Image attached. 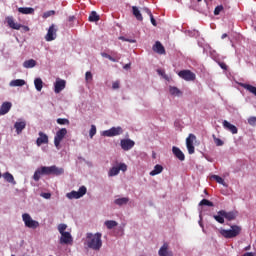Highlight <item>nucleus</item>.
Masks as SVG:
<instances>
[{
	"instance_id": "1",
	"label": "nucleus",
	"mask_w": 256,
	"mask_h": 256,
	"mask_svg": "<svg viewBox=\"0 0 256 256\" xmlns=\"http://www.w3.org/2000/svg\"><path fill=\"white\" fill-rule=\"evenodd\" d=\"M102 237L103 234H101V232L94 234L88 232L84 241L85 247H87V249H92V251H101V247H103V240L101 239Z\"/></svg>"
},
{
	"instance_id": "2",
	"label": "nucleus",
	"mask_w": 256,
	"mask_h": 256,
	"mask_svg": "<svg viewBox=\"0 0 256 256\" xmlns=\"http://www.w3.org/2000/svg\"><path fill=\"white\" fill-rule=\"evenodd\" d=\"M219 233L225 239H235V237L241 234V226L232 225L230 229L220 228Z\"/></svg>"
},
{
	"instance_id": "3",
	"label": "nucleus",
	"mask_w": 256,
	"mask_h": 256,
	"mask_svg": "<svg viewBox=\"0 0 256 256\" xmlns=\"http://www.w3.org/2000/svg\"><path fill=\"white\" fill-rule=\"evenodd\" d=\"M22 221L28 229H37L39 227V221L33 220L29 213L22 214Z\"/></svg>"
},
{
	"instance_id": "4",
	"label": "nucleus",
	"mask_w": 256,
	"mask_h": 256,
	"mask_svg": "<svg viewBox=\"0 0 256 256\" xmlns=\"http://www.w3.org/2000/svg\"><path fill=\"white\" fill-rule=\"evenodd\" d=\"M125 173L127 171V164L125 163H119L117 166H113L108 171V177H117L119 173Z\"/></svg>"
},
{
	"instance_id": "5",
	"label": "nucleus",
	"mask_w": 256,
	"mask_h": 256,
	"mask_svg": "<svg viewBox=\"0 0 256 256\" xmlns=\"http://www.w3.org/2000/svg\"><path fill=\"white\" fill-rule=\"evenodd\" d=\"M87 194V187L81 186L78 191H71L66 194L67 199H81V197H84V195Z\"/></svg>"
},
{
	"instance_id": "6",
	"label": "nucleus",
	"mask_w": 256,
	"mask_h": 256,
	"mask_svg": "<svg viewBox=\"0 0 256 256\" xmlns=\"http://www.w3.org/2000/svg\"><path fill=\"white\" fill-rule=\"evenodd\" d=\"M101 135L102 137H117L123 135V128L120 126L112 127L108 130H104Z\"/></svg>"
},
{
	"instance_id": "7",
	"label": "nucleus",
	"mask_w": 256,
	"mask_h": 256,
	"mask_svg": "<svg viewBox=\"0 0 256 256\" xmlns=\"http://www.w3.org/2000/svg\"><path fill=\"white\" fill-rule=\"evenodd\" d=\"M66 135H67V128H62L56 132V135L54 136V145L56 149H61V141L65 139Z\"/></svg>"
},
{
	"instance_id": "8",
	"label": "nucleus",
	"mask_w": 256,
	"mask_h": 256,
	"mask_svg": "<svg viewBox=\"0 0 256 256\" xmlns=\"http://www.w3.org/2000/svg\"><path fill=\"white\" fill-rule=\"evenodd\" d=\"M59 244L60 245H73V235H71V232H64V233L60 234Z\"/></svg>"
},
{
	"instance_id": "9",
	"label": "nucleus",
	"mask_w": 256,
	"mask_h": 256,
	"mask_svg": "<svg viewBox=\"0 0 256 256\" xmlns=\"http://www.w3.org/2000/svg\"><path fill=\"white\" fill-rule=\"evenodd\" d=\"M178 77L184 79V81H195L196 75L191 70H182L178 72Z\"/></svg>"
},
{
	"instance_id": "10",
	"label": "nucleus",
	"mask_w": 256,
	"mask_h": 256,
	"mask_svg": "<svg viewBox=\"0 0 256 256\" xmlns=\"http://www.w3.org/2000/svg\"><path fill=\"white\" fill-rule=\"evenodd\" d=\"M195 139H197V137L194 134H189L186 138V147L189 155H193V153H195V146L193 145Z\"/></svg>"
},
{
	"instance_id": "11",
	"label": "nucleus",
	"mask_w": 256,
	"mask_h": 256,
	"mask_svg": "<svg viewBox=\"0 0 256 256\" xmlns=\"http://www.w3.org/2000/svg\"><path fill=\"white\" fill-rule=\"evenodd\" d=\"M46 169L48 171V175H55L56 177H59L60 175H63V173H65V169L57 167L55 165L46 166Z\"/></svg>"
},
{
	"instance_id": "12",
	"label": "nucleus",
	"mask_w": 256,
	"mask_h": 256,
	"mask_svg": "<svg viewBox=\"0 0 256 256\" xmlns=\"http://www.w3.org/2000/svg\"><path fill=\"white\" fill-rule=\"evenodd\" d=\"M67 85V81L57 78L56 81L54 82V93L59 94L63 89H65Z\"/></svg>"
},
{
	"instance_id": "13",
	"label": "nucleus",
	"mask_w": 256,
	"mask_h": 256,
	"mask_svg": "<svg viewBox=\"0 0 256 256\" xmlns=\"http://www.w3.org/2000/svg\"><path fill=\"white\" fill-rule=\"evenodd\" d=\"M42 175H49L47 171V166H41L37 168L34 172V175L32 176V179L37 182L41 179Z\"/></svg>"
},
{
	"instance_id": "14",
	"label": "nucleus",
	"mask_w": 256,
	"mask_h": 256,
	"mask_svg": "<svg viewBox=\"0 0 256 256\" xmlns=\"http://www.w3.org/2000/svg\"><path fill=\"white\" fill-rule=\"evenodd\" d=\"M46 41L50 42V41H55L57 39V29L55 28V25L52 24L48 31L47 34L45 36Z\"/></svg>"
},
{
	"instance_id": "15",
	"label": "nucleus",
	"mask_w": 256,
	"mask_h": 256,
	"mask_svg": "<svg viewBox=\"0 0 256 256\" xmlns=\"http://www.w3.org/2000/svg\"><path fill=\"white\" fill-rule=\"evenodd\" d=\"M120 147L123 151H131V148L135 147V141L131 139H122L120 141Z\"/></svg>"
},
{
	"instance_id": "16",
	"label": "nucleus",
	"mask_w": 256,
	"mask_h": 256,
	"mask_svg": "<svg viewBox=\"0 0 256 256\" xmlns=\"http://www.w3.org/2000/svg\"><path fill=\"white\" fill-rule=\"evenodd\" d=\"M25 127H27V122L25 120L19 119L14 124V129H16L17 135H21Z\"/></svg>"
},
{
	"instance_id": "17",
	"label": "nucleus",
	"mask_w": 256,
	"mask_h": 256,
	"mask_svg": "<svg viewBox=\"0 0 256 256\" xmlns=\"http://www.w3.org/2000/svg\"><path fill=\"white\" fill-rule=\"evenodd\" d=\"M159 256H173V251L169 250V244L164 243L158 250Z\"/></svg>"
},
{
	"instance_id": "18",
	"label": "nucleus",
	"mask_w": 256,
	"mask_h": 256,
	"mask_svg": "<svg viewBox=\"0 0 256 256\" xmlns=\"http://www.w3.org/2000/svg\"><path fill=\"white\" fill-rule=\"evenodd\" d=\"M39 137L36 140V145L41 147L43 144L49 143V136L43 132L38 133Z\"/></svg>"
},
{
	"instance_id": "19",
	"label": "nucleus",
	"mask_w": 256,
	"mask_h": 256,
	"mask_svg": "<svg viewBox=\"0 0 256 256\" xmlns=\"http://www.w3.org/2000/svg\"><path fill=\"white\" fill-rule=\"evenodd\" d=\"M6 22L10 29H15L16 31H19V29H21V24L15 22V19H13L12 16L6 17Z\"/></svg>"
},
{
	"instance_id": "20",
	"label": "nucleus",
	"mask_w": 256,
	"mask_h": 256,
	"mask_svg": "<svg viewBox=\"0 0 256 256\" xmlns=\"http://www.w3.org/2000/svg\"><path fill=\"white\" fill-rule=\"evenodd\" d=\"M223 127H224V129H227V131H230L232 135H237V133H238L237 127L235 125L231 124L227 120L223 121Z\"/></svg>"
},
{
	"instance_id": "21",
	"label": "nucleus",
	"mask_w": 256,
	"mask_h": 256,
	"mask_svg": "<svg viewBox=\"0 0 256 256\" xmlns=\"http://www.w3.org/2000/svg\"><path fill=\"white\" fill-rule=\"evenodd\" d=\"M172 153L179 161H185V154L177 146L172 147Z\"/></svg>"
},
{
	"instance_id": "22",
	"label": "nucleus",
	"mask_w": 256,
	"mask_h": 256,
	"mask_svg": "<svg viewBox=\"0 0 256 256\" xmlns=\"http://www.w3.org/2000/svg\"><path fill=\"white\" fill-rule=\"evenodd\" d=\"M11 107H13V103L11 102H3L0 106V115H7L9 111H11Z\"/></svg>"
},
{
	"instance_id": "23",
	"label": "nucleus",
	"mask_w": 256,
	"mask_h": 256,
	"mask_svg": "<svg viewBox=\"0 0 256 256\" xmlns=\"http://www.w3.org/2000/svg\"><path fill=\"white\" fill-rule=\"evenodd\" d=\"M152 49H153L154 53H158V55H165V47L159 41L155 42Z\"/></svg>"
},
{
	"instance_id": "24",
	"label": "nucleus",
	"mask_w": 256,
	"mask_h": 256,
	"mask_svg": "<svg viewBox=\"0 0 256 256\" xmlns=\"http://www.w3.org/2000/svg\"><path fill=\"white\" fill-rule=\"evenodd\" d=\"M129 203V197H116L114 204L118 207H123Z\"/></svg>"
},
{
	"instance_id": "25",
	"label": "nucleus",
	"mask_w": 256,
	"mask_h": 256,
	"mask_svg": "<svg viewBox=\"0 0 256 256\" xmlns=\"http://www.w3.org/2000/svg\"><path fill=\"white\" fill-rule=\"evenodd\" d=\"M225 210H220L217 212L216 215H214V219L215 221H217V223H220L221 225H223V223H225Z\"/></svg>"
},
{
	"instance_id": "26",
	"label": "nucleus",
	"mask_w": 256,
	"mask_h": 256,
	"mask_svg": "<svg viewBox=\"0 0 256 256\" xmlns=\"http://www.w3.org/2000/svg\"><path fill=\"white\" fill-rule=\"evenodd\" d=\"M27 82L23 79H15L11 80L9 85L10 87H23V85H26Z\"/></svg>"
},
{
	"instance_id": "27",
	"label": "nucleus",
	"mask_w": 256,
	"mask_h": 256,
	"mask_svg": "<svg viewBox=\"0 0 256 256\" xmlns=\"http://www.w3.org/2000/svg\"><path fill=\"white\" fill-rule=\"evenodd\" d=\"M7 183H11V185H17V182L15 181V177H13V174L6 172L2 176Z\"/></svg>"
},
{
	"instance_id": "28",
	"label": "nucleus",
	"mask_w": 256,
	"mask_h": 256,
	"mask_svg": "<svg viewBox=\"0 0 256 256\" xmlns=\"http://www.w3.org/2000/svg\"><path fill=\"white\" fill-rule=\"evenodd\" d=\"M19 13H22V15H33L35 13V9L31 7H20L18 8Z\"/></svg>"
},
{
	"instance_id": "29",
	"label": "nucleus",
	"mask_w": 256,
	"mask_h": 256,
	"mask_svg": "<svg viewBox=\"0 0 256 256\" xmlns=\"http://www.w3.org/2000/svg\"><path fill=\"white\" fill-rule=\"evenodd\" d=\"M37 66V61L34 59H29L23 62L24 69H33V67Z\"/></svg>"
},
{
	"instance_id": "30",
	"label": "nucleus",
	"mask_w": 256,
	"mask_h": 256,
	"mask_svg": "<svg viewBox=\"0 0 256 256\" xmlns=\"http://www.w3.org/2000/svg\"><path fill=\"white\" fill-rule=\"evenodd\" d=\"M224 219L227 221H235V219H237V213L233 211L227 212L224 210Z\"/></svg>"
},
{
	"instance_id": "31",
	"label": "nucleus",
	"mask_w": 256,
	"mask_h": 256,
	"mask_svg": "<svg viewBox=\"0 0 256 256\" xmlns=\"http://www.w3.org/2000/svg\"><path fill=\"white\" fill-rule=\"evenodd\" d=\"M132 13L134 17H136L137 21H143V15H141V11L137 6L132 7Z\"/></svg>"
},
{
	"instance_id": "32",
	"label": "nucleus",
	"mask_w": 256,
	"mask_h": 256,
	"mask_svg": "<svg viewBox=\"0 0 256 256\" xmlns=\"http://www.w3.org/2000/svg\"><path fill=\"white\" fill-rule=\"evenodd\" d=\"M160 173H163V166L162 165H155L154 169L150 172L151 177H155V175H160Z\"/></svg>"
},
{
	"instance_id": "33",
	"label": "nucleus",
	"mask_w": 256,
	"mask_h": 256,
	"mask_svg": "<svg viewBox=\"0 0 256 256\" xmlns=\"http://www.w3.org/2000/svg\"><path fill=\"white\" fill-rule=\"evenodd\" d=\"M34 87L36 91L41 92L43 90V80L41 78H35Z\"/></svg>"
},
{
	"instance_id": "34",
	"label": "nucleus",
	"mask_w": 256,
	"mask_h": 256,
	"mask_svg": "<svg viewBox=\"0 0 256 256\" xmlns=\"http://www.w3.org/2000/svg\"><path fill=\"white\" fill-rule=\"evenodd\" d=\"M211 179H214L216 183H219V185H223V187H228V185L225 183V180L221 176L212 175Z\"/></svg>"
},
{
	"instance_id": "35",
	"label": "nucleus",
	"mask_w": 256,
	"mask_h": 256,
	"mask_svg": "<svg viewBox=\"0 0 256 256\" xmlns=\"http://www.w3.org/2000/svg\"><path fill=\"white\" fill-rule=\"evenodd\" d=\"M104 225L107 227V229H115L119 223L115 220H107L104 222Z\"/></svg>"
},
{
	"instance_id": "36",
	"label": "nucleus",
	"mask_w": 256,
	"mask_h": 256,
	"mask_svg": "<svg viewBox=\"0 0 256 256\" xmlns=\"http://www.w3.org/2000/svg\"><path fill=\"white\" fill-rule=\"evenodd\" d=\"M89 21L91 23H97V21H99V15L95 12V11H92L89 15Z\"/></svg>"
},
{
	"instance_id": "37",
	"label": "nucleus",
	"mask_w": 256,
	"mask_h": 256,
	"mask_svg": "<svg viewBox=\"0 0 256 256\" xmlns=\"http://www.w3.org/2000/svg\"><path fill=\"white\" fill-rule=\"evenodd\" d=\"M58 229V233L63 234V233H67V224L65 223H61L57 226Z\"/></svg>"
},
{
	"instance_id": "38",
	"label": "nucleus",
	"mask_w": 256,
	"mask_h": 256,
	"mask_svg": "<svg viewBox=\"0 0 256 256\" xmlns=\"http://www.w3.org/2000/svg\"><path fill=\"white\" fill-rule=\"evenodd\" d=\"M169 91L170 95H175L176 97H179L181 95V90L177 87H170Z\"/></svg>"
},
{
	"instance_id": "39",
	"label": "nucleus",
	"mask_w": 256,
	"mask_h": 256,
	"mask_svg": "<svg viewBox=\"0 0 256 256\" xmlns=\"http://www.w3.org/2000/svg\"><path fill=\"white\" fill-rule=\"evenodd\" d=\"M95 135H97V126L92 124L91 128L89 130V137H90V139H93V137H95Z\"/></svg>"
},
{
	"instance_id": "40",
	"label": "nucleus",
	"mask_w": 256,
	"mask_h": 256,
	"mask_svg": "<svg viewBox=\"0 0 256 256\" xmlns=\"http://www.w3.org/2000/svg\"><path fill=\"white\" fill-rule=\"evenodd\" d=\"M101 57H104L105 59H109V61H112V63H117V58H114L113 56H111L105 52L101 53Z\"/></svg>"
},
{
	"instance_id": "41",
	"label": "nucleus",
	"mask_w": 256,
	"mask_h": 256,
	"mask_svg": "<svg viewBox=\"0 0 256 256\" xmlns=\"http://www.w3.org/2000/svg\"><path fill=\"white\" fill-rule=\"evenodd\" d=\"M200 206L205 205L206 207H213V202L207 200V199H202L199 203Z\"/></svg>"
},
{
	"instance_id": "42",
	"label": "nucleus",
	"mask_w": 256,
	"mask_h": 256,
	"mask_svg": "<svg viewBox=\"0 0 256 256\" xmlns=\"http://www.w3.org/2000/svg\"><path fill=\"white\" fill-rule=\"evenodd\" d=\"M56 123H58V125H69V119L66 118H58L56 120Z\"/></svg>"
},
{
	"instance_id": "43",
	"label": "nucleus",
	"mask_w": 256,
	"mask_h": 256,
	"mask_svg": "<svg viewBox=\"0 0 256 256\" xmlns=\"http://www.w3.org/2000/svg\"><path fill=\"white\" fill-rule=\"evenodd\" d=\"M213 140L217 147H223V145H224L223 140L216 138L215 135H213Z\"/></svg>"
},
{
	"instance_id": "44",
	"label": "nucleus",
	"mask_w": 256,
	"mask_h": 256,
	"mask_svg": "<svg viewBox=\"0 0 256 256\" xmlns=\"http://www.w3.org/2000/svg\"><path fill=\"white\" fill-rule=\"evenodd\" d=\"M85 81H87V83L93 81V74L91 73V71H87L85 73Z\"/></svg>"
},
{
	"instance_id": "45",
	"label": "nucleus",
	"mask_w": 256,
	"mask_h": 256,
	"mask_svg": "<svg viewBox=\"0 0 256 256\" xmlns=\"http://www.w3.org/2000/svg\"><path fill=\"white\" fill-rule=\"evenodd\" d=\"M248 124L251 125V127H255L256 126V117L255 116L249 117Z\"/></svg>"
},
{
	"instance_id": "46",
	"label": "nucleus",
	"mask_w": 256,
	"mask_h": 256,
	"mask_svg": "<svg viewBox=\"0 0 256 256\" xmlns=\"http://www.w3.org/2000/svg\"><path fill=\"white\" fill-rule=\"evenodd\" d=\"M120 41H126L127 43H136L135 39L126 38L125 36L119 37Z\"/></svg>"
},
{
	"instance_id": "47",
	"label": "nucleus",
	"mask_w": 256,
	"mask_h": 256,
	"mask_svg": "<svg viewBox=\"0 0 256 256\" xmlns=\"http://www.w3.org/2000/svg\"><path fill=\"white\" fill-rule=\"evenodd\" d=\"M157 73H158V75H161V77H163V79H169L167 74H165V70L158 69Z\"/></svg>"
},
{
	"instance_id": "48",
	"label": "nucleus",
	"mask_w": 256,
	"mask_h": 256,
	"mask_svg": "<svg viewBox=\"0 0 256 256\" xmlns=\"http://www.w3.org/2000/svg\"><path fill=\"white\" fill-rule=\"evenodd\" d=\"M199 226L202 228V231H205V229L203 228V214L200 212L199 214V221H198Z\"/></svg>"
},
{
	"instance_id": "49",
	"label": "nucleus",
	"mask_w": 256,
	"mask_h": 256,
	"mask_svg": "<svg viewBox=\"0 0 256 256\" xmlns=\"http://www.w3.org/2000/svg\"><path fill=\"white\" fill-rule=\"evenodd\" d=\"M223 11V5H219L214 9V15H219Z\"/></svg>"
},
{
	"instance_id": "50",
	"label": "nucleus",
	"mask_w": 256,
	"mask_h": 256,
	"mask_svg": "<svg viewBox=\"0 0 256 256\" xmlns=\"http://www.w3.org/2000/svg\"><path fill=\"white\" fill-rule=\"evenodd\" d=\"M52 15H55V11L50 10L44 13L43 17L44 19H47L48 17H51Z\"/></svg>"
},
{
	"instance_id": "51",
	"label": "nucleus",
	"mask_w": 256,
	"mask_h": 256,
	"mask_svg": "<svg viewBox=\"0 0 256 256\" xmlns=\"http://www.w3.org/2000/svg\"><path fill=\"white\" fill-rule=\"evenodd\" d=\"M40 197H43V199H51V193H41Z\"/></svg>"
},
{
	"instance_id": "52",
	"label": "nucleus",
	"mask_w": 256,
	"mask_h": 256,
	"mask_svg": "<svg viewBox=\"0 0 256 256\" xmlns=\"http://www.w3.org/2000/svg\"><path fill=\"white\" fill-rule=\"evenodd\" d=\"M190 37H199V31L194 30L193 32H189Z\"/></svg>"
},
{
	"instance_id": "53",
	"label": "nucleus",
	"mask_w": 256,
	"mask_h": 256,
	"mask_svg": "<svg viewBox=\"0 0 256 256\" xmlns=\"http://www.w3.org/2000/svg\"><path fill=\"white\" fill-rule=\"evenodd\" d=\"M150 21H151V23H152V25H153L154 27H157V21L155 20V18L153 17V15L150 16Z\"/></svg>"
},
{
	"instance_id": "54",
	"label": "nucleus",
	"mask_w": 256,
	"mask_h": 256,
	"mask_svg": "<svg viewBox=\"0 0 256 256\" xmlns=\"http://www.w3.org/2000/svg\"><path fill=\"white\" fill-rule=\"evenodd\" d=\"M112 89H119V81L113 82Z\"/></svg>"
},
{
	"instance_id": "55",
	"label": "nucleus",
	"mask_w": 256,
	"mask_h": 256,
	"mask_svg": "<svg viewBox=\"0 0 256 256\" xmlns=\"http://www.w3.org/2000/svg\"><path fill=\"white\" fill-rule=\"evenodd\" d=\"M143 11H145V13H147V15H149V17H151L153 15V13H151V10L149 8H144Z\"/></svg>"
},
{
	"instance_id": "56",
	"label": "nucleus",
	"mask_w": 256,
	"mask_h": 256,
	"mask_svg": "<svg viewBox=\"0 0 256 256\" xmlns=\"http://www.w3.org/2000/svg\"><path fill=\"white\" fill-rule=\"evenodd\" d=\"M243 256H255V253L253 252H247Z\"/></svg>"
},
{
	"instance_id": "57",
	"label": "nucleus",
	"mask_w": 256,
	"mask_h": 256,
	"mask_svg": "<svg viewBox=\"0 0 256 256\" xmlns=\"http://www.w3.org/2000/svg\"><path fill=\"white\" fill-rule=\"evenodd\" d=\"M68 21L71 23L72 21H75V16H69Z\"/></svg>"
},
{
	"instance_id": "58",
	"label": "nucleus",
	"mask_w": 256,
	"mask_h": 256,
	"mask_svg": "<svg viewBox=\"0 0 256 256\" xmlns=\"http://www.w3.org/2000/svg\"><path fill=\"white\" fill-rule=\"evenodd\" d=\"M221 69H227V65L225 63L220 64Z\"/></svg>"
},
{
	"instance_id": "59",
	"label": "nucleus",
	"mask_w": 256,
	"mask_h": 256,
	"mask_svg": "<svg viewBox=\"0 0 256 256\" xmlns=\"http://www.w3.org/2000/svg\"><path fill=\"white\" fill-rule=\"evenodd\" d=\"M124 69H131V64H125Z\"/></svg>"
},
{
	"instance_id": "60",
	"label": "nucleus",
	"mask_w": 256,
	"mask_h": 256,
	"mask_svg": "<svg viewBox=\"0 0 256 256\" xmlns=\"http://www.w3.org/2000/svg\"><path fill=\"white\" fill-rule=\"evenodd\" d=\"M227 33L222 34L221 39H226Z\"/></svg>"
},
{
	"instance_id": "61",
	"label": "nucleus",
	"mask_w": 256,
	"mask_h": 256,
	"mask_svg": "<svg viewBox=\"0 0 256 256\" xmlns=\"http://www.w3.org/2000/svg\"><path fill=\"white\" fill-rule=\"evenodd\" d=\"M251 249V246H246L245 251H249Z\"/></svg>"
},
{
	"instance_id": "62",
	"label": "nucleus",
	"mask_w": 256,
	"mask_h": 256,
	"mask_svg": "<svg viewBox=\"0 0 256 256\" xmlns=\"http://www.w3.org/2000/svg\"><path fill=\"white\" fill-rule=\"evenodd\" d=\"M198 1V3H201V1H203V0H197Z\"/></svg>"
},
{
	"instance_id": "63",
	"label": "nucleus",
	"mask_w": 256,
	"mask_h": 256,
	"mask_svg": "<svg viewBox=\"0 0 256 256\" xmlns=\"http://www.w3.org/2000/svg\"><path fill=\"white\" fill-rule=\"evenodd\" d=\"M112 55H115V52H112Z\"/></svg>"
},
{
	"instance_id": "64",
	"label": "nucleus",
	"mask_w": 256,
	"mask_h": 256,
	"mask_svg": "<svg viewBox=\"0 0 256 256\" xmlns=\"http://www.w3.org/2000/svg\"><path fill=\"white\" fill-rule=\"evenodd\" d=\"M11 256H15V254H12Z\"/></svg>"
}]
</instances>
